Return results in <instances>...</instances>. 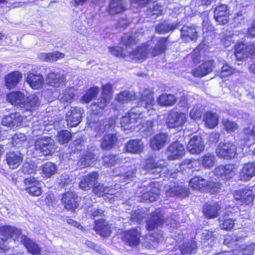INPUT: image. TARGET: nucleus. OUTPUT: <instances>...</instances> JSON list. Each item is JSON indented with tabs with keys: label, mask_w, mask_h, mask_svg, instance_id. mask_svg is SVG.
Here are the masks:
<instances>
[{
	"label": "nucleus",
	"mask_w": 255,
	"mask_h": 255,
	"mask_svg": "<svg viewBox=\"0 0 255 255\" xmlns=\"http://www.w3.org/2000/svg\"><path fill=\"white\" fill-rule=\"evenodd\" d=\"M140 101L138 104V106L134 107L129 112L128 114L131 116L132 119H134L136 121L138 119L141 118L142 111L139 108H144L149 110L152 109L154 103V99L152 93L148 89L145 90L141 94Z\"/></svg>",
	"instance_id": "nucleus-1"
},
{
	"label": "nucleus",
	"mask_w": 255,
	"mask_h": 255,
	"mask_svg": "<svg viewBox=\"0 0 255 255\" xmlns=\"http://www.w3.org/2000/svg\"><path fill=\"white\" fill-rule=\"evenodd\" d=\"M216 152L219 158L230 159L237 155V147L231 142H221L218 145Z\"/></svg>",
	"instance_id": "nucleus-2"
},
{
	"label": "nucleus",
	"mask_w": 255,
	"mask_h": 255,
	"mask_svg": "<svg viewBox=\"0 0 255 255\" xmlns=\"http://www.w3.org/2000/svg\"><path fill=\"white\" fill-rule=\"evenodd\" d=\"M35 148L44 155H50L55 151L54 141L49 137H43L36 140Z\"/></svg>",
	"instance_id": "nucleus-3"
},
{
	"label": "nucleus",
	"mask_w": 255,
	"mask_h": 255,
	"mask_svg": "<svg viewBox=\"0 0 255 255\" xmlns=\"http://www.w3.org/2000/svg\"><path fill=\"white\" fill-rule=\"evenodd\" d=\"M190 186L195 190H201L203 187L207 186L211 189V192L213 193L218 191L220 188V184L219 183L209 182L201 177L196 176L192 178L189 182Z\"/></svg>",
	"instance_id": "nucleus-4"
},
{
	"label": "nucleus",
	"mask_w": 255,
	"mask_h": 255,
	"mask_svg": "<svg viewBox=\"0 0 255 255\" xmlns=\"http://www.w3.org/2000/svg\"><path fill=\"white\" fill-rule=\"evenodd\" d=\"M235 56L238 60L244 61L250 55L255 54L254 45H246L243 43H238L235 47Z\"/></svg>",
	"instance_id": "nucleus-5"
},
{
	"label": "nucleus",
	"mask_w": 255,
	"mask_h": 255,
	"mask_svg": "<svg viewBox=\"0 0 255 255\" xmlns=\"http://www.w3.org/2000/svg\"><path fill=\"white\" fill-rule=\"evenodd\" d=\"M186 121V116L182 113L171 111L166 119V124L170 128H175L183 125Z\"/></svg>",
	"instance_id": "nucleus-6"
},
{
	"label": "nucleus",
	"mask_w": 255,
	"mask_h": 255,
	"mask_svg": "<svg viewBox=\"0 0 255 255\" xmlns=\"http://www.w3.org/2000/svg\"><path fill=\"white\" fill-rule=\"evenodd\" d=\"M83 113L82 108L72 107L66 115L67 125L71 127L77 126L81 122Z\"/></svg>",
	"instance_id": "nucleus-7"
},
{
	"label": "nucleus",
	"mask_w": 255,
	"mask_h": 255,
	"mask_svg": "<svg viewBox=\"0 0 255 255\" xmlns=\"http://www.w3.org/2000/svg\"><path fill=\"white\" fill-rule=\"evenodd\" d=\"M236 169L234 165L227 164L221 165L217 167L214 170L215 175L219 178L228 180L232 178L235 175Z\"/></svg>",
	"instance_id": "nucleus-8"
},
{
	"label": "nucleus",
	"mask_w": 255,
	"mask_h": 255,
	"mask_svg": "<svg viewBox=\"0 0 255 255\" xmlns=\"http://www.w3.org/2000/svg\"><path fill=\"white\" fill-rule=\"evenodd\" d=\"M164 215L160 209L156 210L152 213L146 223V228L149 231H153L160 227L164 223Z\"/></svg>",
	"instance_id": "nucleus-9"
},
{
	"label": "nucleus",
	"mask_w": 255,
	"mask_h": 255,
	"mask_svg": "<svg viewBox=\"0 0 255 255\" xmlns=\"http://www.w3.org/2000/svg\"><path fill=\"white\" fill-rule=\"evenodd\" d=\"M214 17L219 24H226L229 22L230 11L226 4H221L215 7Z\"/></svg>",
	"instance_id": "nucleus-10"
},
{
	"label": "nucleus",
	"mask_w": 255,
	"mask_h": 255,
	"mask_svg": "<svg viewBox=\"0 0 255 255\" xmlns=\"http://www.w3.org/2000/svg\"><path fill=\"white\" fill-rule=\"evenodd\" d=\"M187 148L191 154H200L204 150L205 148L202 138L198 135L193 136L190 139L187 145Z\"/></svg>",
	"instance_id": "nucleus-11"
},
{
	"label": "nucleus",
	"mask_w": 255,
	"mask_h": 255,
	"mask_svg": "<svg viewBox=\"0 0 255 255\" xmlns=\"http://www.w3.org/2000/svg\"><path fill=\"white\" fill-rule=\"evenodd\" d=\"M140 236L138 229L134 228L125 232L123 240L128 245L135 247L139 244Z\"/></svg>",
	"instance_id": "nucleus-12"
},
{
	"label": "nucleus",
	"mask_w": 255,
	"mask_h": 255,
	"mask_svg": "<svg viewBox=\"0 0 255 255\" xmlns=\"http://www.w3.org/2000/svg\"><path fill=\"white\" fill-rule=\"evenodd\" d=\"M128 9L125 0H111L107 8V11L110 15H115L124 12Z\"/></svg>",
	"instance_id": "nucleus-13"
},
{
	"label": "nucleus",
	"mask_w": 255,
	"mask_h": 255,
	"mask_svg": "<svg viewBox=\"0 0 255 255\" xmlns=\"http://www.w3.org/2000/svg\"><path fill=\"white\" fill-rule=\"evenodd\" d=\"M79 199L73 192H67L63 194L61 202L67 210L74 211L78 206Z\"/></svg>",
	"instance_id": "nucleus-14"
},
{
	"label": "nucleus",
	"mask_w": 255,
	"mask_h": 255,
	"mask_svg": "<svg viewBox=\"0 0 255 255\" xmlns=\"http://www.w3.org/2000/svg\"><path fill=\"white\" fill-rule=\"evenodd\" d=\"M185 153V147L183 144L179 142H174L171 144L168 148V158L170 160H175L181 157Z\"/></svg>",
	"instance_id": "nucleus-15"
},
{
	"label": "nucleus",
	"mask_w": 255,
	"mask_h": 255,
	"mask_svg": "<svg viewBox=\"0 0 255 255\" xmlns=\"http://www.w3.org/2000/svg\"><path fill=\"white\" fill-rule=\"evenodd\" d=\"M26 82L31 88L35 90L41 89L44 85V77L40 73H28Z\"/></svg>",
	"instance_id": "nucleus-16"
},
{
	"label": "nucleus",
	"mask_w": 255,
	"mask_h": 255,
	"mask_svg": "<svg viewBox=\"0 0 255 255\" xmlns=\"http://www.w3.org/2000/svg\"><path fill=\"white\" fill-rule=\"evenodd\" d=\"M0 235L8 240L13 238V241H20V236L22 235L20 230L9 226L0 227Z\"/></svg>",
	"instance_id": "nucleus-17"
},
{
	"label": "nucleus",
	"mask_w": 255,
	"mask_h": 255,
	"mask_svg": "<svg viewBox=\"0 0 255 255\" xmlns=\"http://www.w3.org/2000/svg\"><path fill=\"white\" fill-rule=\"evenodd\" d=\"M235 199L242 204L249 205L253 202L254 198L253 191L248 189H243L235 191Z\"/></svg>",
	"instance_id": "nucleus-18"
},
{
	"label": "nucleus",
	"mask_w": 255,
	"mask_h": 255,
	"mask_svg": "<svg viewBox=\"0 0 255 255\" xmlns=\"http://www.w3.org/2000/svg\"><path fill=\"white\" fill-rule=\"evenodd\" d=\"M164 163V160L157 161L155 159L148 158L146 160L145 168L150 174H159L161 172Z\"/></svg>",
	"instance_id": "nucleus-19"
},
{
	"label": "nucleus",
	"mask_w": 255,
	"mask_h": 255,
	"mask_svg": "<svg viewBox=\"0 0 255 255\" xmlns=\"http://www.w3.org/2000/svg\"><path fill=\"white\" fill-rule=\"evenodd\" d=\"M46 79L47 84L53 87H59L63 86L65 81L63 75L54 72L48 73Z\"/></svg>",
	"instance_id": "nucleus-20"
},
{
	"label": "nucleus",
	"mask_w": 255,
	"mask_h": 255,
	"mask_svg": "<svg viewBox=\"0 0 255 255\" xmlns=\"http://www.w3.org/2000/svg\"><path fill=\"white\" fill-rule=\"evenodd\" d=\"M23 160V156L19 152H9L6 154V161L11 169L17 168Z\"/></svg>",
	"instance_id": "nucleus-21"
},
{
	"label": "nucleus",
	"mask_w": 255,
	"mask_h": 255,
	"mask_svg": "<svg viewBox=\"0 0 255 255\" xmlns=\"http://www.w3.org/2000/svg\"><path fill=\"white\" fill-rule=\"evenodd\" d=\"M213 67L214 61H208L202 64L197 68L193 69L192 73L195 77H202L212 72Z\"/></svg>",
	"instance_id": "nucleus-22"
},
{
	"label": "nucleus",
	"mask_w": 255,
	"mask_h": 255,
	"mask_svg": "<svg viewBox=\"0 0 255 255\" xmlns=\"http://www.w3.org/2000/svg\"><path fill=\"white\" fill-rule=\"evenodd\" d=\"M98 178L97 172H92L88 175L84 176L79 183L80 188L83 190H88L92 187H94Z\"/></svg>",
	"instance_id": "nucleus-23"
},
{
	"label": "nucleus",
	"mask_w": 255,
	"mask_h": 255,
	"mask_svg": "<svg viewBox=\"0 0 255 255\" xmlns=\"http://www.w3.org/2000/svg\"><path fill=\"white\" fill-rule=\"evenodd\" d=\"M167 38L159 37L156 40L154 46L148 50L152 57L158 56L163 53L166 49Z\"/></svg>",
	"instance_id": "nucleus-24"
},
{
	"label": "nucleus",
	"mask_w": 255,
	"mask_h": 255,
	"mask_svg": "<svg viewBox=\"0 0 255 255\" xmlns=\"http://www.w3.org/2000/svg\"><path fill=\"white\" fill-rule=\"evenodd\" d=\"M22 117L19 113L15 112L5 116L1 121V124L7 127H18L21 124Z\"/></svg>",
	"instance_id": "nucleus-25"
},
{
	"label": "nucleus",
	"mask_w": 255,
	"mask_h": 255,
	"mask_svg": "<svg viewBox=\"0 0 255 255\" xmlns=\"http://www.w3.org/2000/svg\"><path fill=\"white\" fill-rule=\"evenodd\" d=\"M143 149V142L139 139L130 140L125 145L126 151L131 153L139 154Z\"/></svg>",
	"instance_id": "nucleus-26"
},
{
	"label": "nucleus",
	"mask_w": 255,
	"mask_h": 255,
	"mask_svg": "<svg viewBox=\"0 0 255 255\" xmlns=\"http://www.w3.org/2000/svg\"><path fill=\"white\" fill-rule=\"evenodd\" d=\"M240 174L242 180H250L255 176V162H249L244 164Z\"/></svg>",
	"instance_id": "nucleus-27"
},
{
	"label": "nucleus",
	"mask_w": 255,
	"mask_h": 255,
	"mask_svg": "<svg viewBox=\"0 0 255 255\" xmlns=\"http://www.w3.org/2000/svg\"><path fill=\"white\" fill-rule=\"evenodd\" d=\"M155 183L152 182L149 186L146 187V192L141 196L143 200L152 202L159 198V190L155 187Z\"/></svg>",
	"instance_id": "nucleus-28"
},
{
	"label": "nucleus",
	"mask_w": 255,
	"mask_h": 255,
	"mask_svg": "<svg viewBox=\"0 0 255 255\" xmlns=\"http://www.w3.org/2000/svg\"><path fill=\"white\" fill-rule=\"evenodd\" d=\"M181 37L187 42L196 39L197 31L194 26L184 25L181 29Z\"/></svg>",
	"instance_id": "nucleus-29"
},
{
	"label": "nucleus",
	"mask_w": 255,
	"mask_h": 255,
	"mask_svg": "<svg viewBox=\"0 0 255 255\" xmlns=\"http://www.w3.org/2000/svg\"><path fill=\"white\" fill-rule=\"evenodd\" d=\"M19 241L24 245L28 252L33 255H37L40 254L41 248L37 244L31 241L25 235H22V236H20Z\"/></svg>",
	"instance_id": "nucleus-30"
},
{
	"label": "nucleus",
	"mask_w": 255,
	"mask_h": 255,
	"mask_svg": "<svg viewBox=\"0 0 255 255\" xmlns=\"http://www.w3.org/2000/svg\"><path fill=\"white\" fill-rule=\"evenodd\" d=\"M115 120L114 119H106L95 124V130L99 133H103L105 131L112 130L115 125Z\"/></svg>",
	"instance_id": "nucleus-31"
},
{
	"label": "nucleus",
	"mask_w": 255,
	"mask_h": 255,
	"mask_svg": "<svg viewBox=\"0 0 255 255\" xmlns=\"http://www.w3.org/2000/svg\"><path fill=\"white\" fill-rule=\"evenodd\" d=\"M22 78V74L19 71H13L5 76V85L8 89L15 87Z\"/></svg>",
	"instance_id": "nucleus-32"
},
{
	"label": "nucleus",
	"mask_w": 255,
	"mask_h": 255,
	"mask_svg": "<svg viewBox=\"0 0 255 255\" xmlns=\"http://www.w3.org/2000/svg\"><path fill=\"white\" fill-rule=\"evenodd\" d=\"M24 94L19 91L11 92L7 95V100L15 106L23 107L25 102Z\"/></svg>",
	"instance_id": "nucleus-33"
},
{
	"label": "nucleus",
	"mask_w": 255,
	"mask_h": 255,
	"mask_svg": "<svg viewBox=\"0 0 255 255\" xmlns=\"http://www.w3.org/2000/svg\"><path fill=\"white\" fill-rule=\"evenodd\" d=\"M220 206L216 203L213 204H205L203 209V212L205 216L208 219L215 218L219 215Z\"/></svg>",
	"instance_id": "nucleus-34"
},
{
	"label": "nucleus",
	"mask_w": 255,
	"mask_h": 255,
	"mask_svg": "<svg viewBox=\"0 0 255 255\" xmlns=\"http://www.w3.org/2000/svg\"><path fill=\"white\" fill-rule=\"evenodd\" d=\"M95 230L102 237H108L111 234V228L108 223L104 220H99L95 223Z\"/></svg>",
	"instance_id": "nucleus-35"
},
{
	"label": "nucleus",
	"mask_w": 255,
	"mask_h": 255,
	"mask_svg": "<svg viewBox=\"0 0 255 255\" xmlns=\"http://www.w3.org/2000/svg\"><path fill=\"white\" fill-rule=\"evenodd\" d=\"M166 139L167 135L165 134H157L151 138L150 147L153 150H159L163 146Z\"/></svg>",
	"instance_id": "nucleus-36"
},
{
	"label": "nucleus",
	"mask_w": 255,
	"mask_h": 255,
	"mask_svg": "<svg viewBox=\"0 0 255 255\" xmlns=\"http://www.w3.org/2000/svg\"><path fill=\"white\" fill-rule=\"evenodd\" d=\"M152 41H148L147 43L142 45L131 52L130 55L134 58L144 59L148 55V48L151 45Z\"/></svg>",
	"instance_id": "nucleus-37"
},
{
	"label": "nucleus",
	"mask_w": 255,
	"mask_h": 255,
	"mask_svg": "<svg viewBox=\"0 0 255 255\" xmlns=\"http://www.w3.org/2000/svg\"><path fill=\"white\" fill-rule=\"evenodd\" d=\"M110 100L108 98L101 97L100 99L96 100L91 105V108L95 114H100L103 112L104 108L109 104Z\"/></svg>",
	"instance_id": "nucleus-38"
},
{
	"label": "nucleus",
	"mask_w": 255,
	"mask_h": 255,
	"mask_svg": "<svg viewBox=\"0 0 255 255\" xmlns=\"http://www.w3.org/2000/svg\"><path fill=\"white\" fill-rule=\"evenodd\" d=\"M94 193L98 196H104L106 194L114 195L116 191L112 187H105L103 184L95 183L93 189Z\"/></svg>",
	"instance_id": "nucleus-39"
},
{
	"label": "nucleus",
	"mask_w": 255,
	"mask_h": 255,
	"mask_svg": "<svg viewBox=\"0 0 255 255\" xmlns=\"http://www.w3.org/2000/svg\"><path fill=\"white\" fill-rule=\"evenodd\" d=\"M243 237L235 235L226 236L224 238V244L230 248L241 247L244 242Z\"/></svg>",
	"instance_id": "nucleus-40"
},
{
	"label": "nucleus",
	"mask_w": 255,
	"mask_h": 255,
	"mask_svg": "<svg viewBox=\"0 0 255 255\" xmlns=\"http://www.w3.org/2000/svg\"><path fill=\"white\" fill-rule=\"evenodd\" d=\"M117 140L116 134H108L104 136L101 142V147L103 149H111L112 148Z\"/></svg>",
	"instance_id": "nucleus-41"
},
{
	"label": "nucleus",
	"mask_w": 255,
	"mask_h": 255,
	"mask_svg": "<svg viewBox=\"0 0 255 255\" xmlns=\"http://www.w3.org/2000/svg\"><path fill=\"white\" fill-rule=\"evenodd\" d=\"M197 247L195 241L185 243L180 248L182 255H191L196 253Z\"/></svg>",
	"instance_id": "nucleus-42"
},
{
	"label": "nucleus",
	"mask_w": 255,
	"mask_h": 255,
	"mask_svg": "<svg viewBox=\"0 0 255 255\" xmlns=\"http://www.w3.org/2000/svg\"><path fill=\"white\" fill-rule=\"evenodd\" d=\"M65 54L58 51H55L52 53H42L39 54V59L45 61H56L59 59L63 58Z\"/></svg>",
	"instance_id": "nucleus-43"
},
{
	"label": "nucleus",
	"mask_w": 255,
	"mask_h": 255,
	"mask_svg": "<svg viewBox=\"0 0 255 255\" xmlns=\"http://www.w3.org/2000/svg\"><path fill=\"white\" fill-rule=\"evenodd\" d=\"M176 100L173 95L164 94L158 97L157 102L162 106H171L176 103Z\"/></svg>",
	"instance_id": "nucleus-44"
},
{
	"label": "nucleus",
	"mask_w": 255,
	"mask_h": 255,
	"mask_svg": "<svg viewBox=\"0 0 255 255\" xmlns=\"http://www.w3.org/2000/svg\"><path fill=\"white\" fill-rule=\"evenodd\" d=\"M187 193V189L182 186H174L166 191V195L168 197H184Z\"/></svg>",
	"instance_id": "nucleus-45"
},
{
	"label": "nucleus",
	"mask_w": 255,
	"mask_h": 255,
	"mask_svg": "<svg viewBox=\"0 0 255 255\" xmlns=\"http://www.w3.org/2000/svg\"><path fill=\"white\" fill-rule=\"evenodd\" d=\"M203 120L205 122V126L207 128H213L217 125L218 118L215 113L208 112L205 114Z\"/></svg>",
	"instance_id": "nucleus-46"
},
{
	"label": "nucleus",
	"mask_w": 255,
	"mask_h": 255,
	"mask_svg": "<svg viewBox=\"0 0 255 255\" xmlns=\"http://www.w3.org/2000/svg\"><path fill=\"white\" fill-rule=\"evenodd\" d=\"M40 105L39 100L35 95H30L25 99L23 108L26 110L31 111Z\"/></svg>",
	"instance_id": "nucleus-47"
},
{
	"label": "nucleus",
	"mask_w": 255,
	"mask_h": 255,
	"mask_svg": "<svg viewBox=\"0 0 255 255\" xmlns=\"http://www.w3.org/2000/svg\"><path fill=\"white\" fill-rule=\"evenodd\" d=\"M177 25L176 23H168L163 22L156 25L155 30L159 34H164L175 29L177 28Z\"/></svg>",
	"instance_id": "nucleus-48"
},
{
	"label": "nucleus",
	"mask_w": 255,
	"mask_h": 255,
	"mask_svg": "<svg viewBox=\"0 0 255 255\" xmlns=\"http://www.w3.org/2000/svg\"><path fill=\"white\" fill-rule=\"evenodd\" d=\"M135 98L136 96L134 92L125 91L117 95L116 99L119 102L124 103L133 101Z\"/></svg>",
	"instance_id": "nucleus-49"
},
{
	"label": "nucleus",
	"mask_w": 255,
	"mask_h": 255,
	"mask_svg": "<svg viewBox=\"0 0 255 255\" xmlns=\"http://www.w3.org/2000/svg\"><path fill=\"white\" fill-rule=\"evenodd\" d=\"M222 65L221 69L218 72V75L221 78H225L236 72V69L229 65L225 61L221 62Z\"/></svg>",
	"instance_id": "nucleus-50"
},
{
	"label": "nucleus",
	"mask_w": 255,
	"mask_h": 255,
	"mask_svg": "<svg viewBox=\"0 0 255 255\" xmlns=\"http://www.w3.org/2000/svg\"><path fill=\"white\" fill-rule=\"evenodd\" d=\"M99 93V88L97 87H93L87 91L86 93L81 99V101L83 103H88L96 97Z\"/></svg>",
	"instance_id": "nucleus-51"
},
{
	"label": "nucleus",
	"mask_w": 255,
	"mask_h": 255,
	"mask_svg": "<svg viewBox=\"0 0 255 255\" xmlns=\"http://www.w3.org/2000/svg\"><path fill=\"white\" fill-rule=\"evenodd\" d=\"M57 167L53 163L48 162L46 163L42 167V172L44 177L49 178L53 175L56 172Z\"/></svg>",
	"instance_id": "nucleus-52"
},
{
	"label": "nucleus",
	"mask_w": 255,
	"mask_h": 255,
	"mask_svg": "<svg viewBox=\"0 0 255 255\" xmlns=\"http://www.w3.org/2000/svg\"><path fill=\"white\" fill-rule=\"evenodd\" d=\"M222 123L224 129L229 133L234 132L239 128L238 124L235 122L228 119H223Z\"/></svg>",
	"instance_id": "nucleus-53"
},
{
	"label": "nucleus",
	"mask_w": 255,
	"mask_h": 255,
	"mask_svg": "<svg viewBox=\"0 0 255 255\" xmlns=\"http://www.w3.org/2000/svg\"><path fill=\"white\" fill-rule=\"evenodd\" d=\"M71 138L72 134L67 130L60 131L56 136V139L60 144L67 143Z\"/></svg>",
	"instance_id": "nucleus-54"
},
{
	"label": "nucleus",
	"mask_w": 255,
	"mask_h": 255,
	"mask_svg": "<svg viewBox=\"0 0 255 255\" xmlns=\"http://www.w3.org/2000/svg\"><path fill=\"white\" fill-rule=\"evenodd\" d=\"M140 130L143 133V136H148L152 135L154 132L153 122L148 120L143 123Z\"/></svg>",
	"instance_id": "nucleus-55"
},
{
	"label": "nucleus",
	"mask_w": 255,
	"mask_h": 255,
	"mask_svg": "<svg viewBox=\"0 0 255 255\" xmlns=\"http://www.w3.org/2000/svg\"><path fill=\"white\" fill-rule=\"evenodd\" d=\"M242 138L245 140H250L252 138H255V125L252 127L244 128L241 133Z\"/></svg>",
	"instance_id": "nucleus-56"
},
{
	"label": "nucleus",
	"mask_w": 255,
	"mask_h": 255,
	"mask_svg": "<svg viewBox=\"0 0 255 255\" xmlns=\"http://www.w3.org/2000/svg\"><path fill=\"white\" fill-rule=\"evenodd\" d=\"M75 97L74 90L72 88H68L60 96V100L62 102L71 103Z\"/></svg>",
	"instance_id": "nucleus-57"
},
{
	"label": "nucleus",
	"mask_w": 255,
	"mask_h": 255,
	"mask_svg": "<svg viewBox=\"0 0 255 255\" xmlns=\"http://www.w3.org/2000/svg\"><path fill=\"white\" fill-rule=\"evenodd\" d=\"M238 35L237 32L233 33L231 31L226 30L221 34V41L226 47H228L230 45L232 38Z\"/></svg>",
	"instance_id": "nucleus-58"
},
{
	"label": "nucleus",
	"mask_w": 255,
	"mask_h": 255,
	"mask_svg": "<svg viewBox=\"0 0 255 255\" xmlns=\"http://www.w3.org/2000/svg\"><path fill=\"white\" fill-rule=\"evenodd\" d=\"M95 155L92 152H88L81 159L78 164L82 168L90 166L93 162Z\"/></svg>",
	"instance_id": "nucleus-59"
},
{
	"label": "nucleus",
	"mask_w": 255,
	"mask_h": 255,
	"mask_svg": "<svg viewBox=\"0 0 255 255\" xmlns=\"http://www.w3.org/2000/svg\"><path fill=\"white\" fill-rule=\"evenodd\" d=\"M215 157L213 154L208 153L202 157V164L205 168H210L215 164Z\"/></svg>",
	"instance_id": "nucleus-60"
},
{
	"label": "nucleus",
	"mask_w": 255,
	"mask_h": 255,
	"mask_svg": "<svg viewBox=\"0 0 255 255\" xmlns=\"http://www.w3.org/2000/svg\"><path fill=\"white\" fill-rule=\"evenodd\" d=\"M136 122V121L134 119H132L131 116L128 114V116H125L122 118L121 121V127L124 130L128 129L131 128V125Z\"/></svg>",
	"instance_id": "nucleus-61"
},
{
	"label": "nucleus",
	"mask_w": 255,
	"mask_h": 255,
	"mask_svg": "<svg viewBox=\"0 0 255 255\" xmlns=\"http://www.w3.org/2000/svg\"><path fill=\"white\" fill-rule=\"evenodd\" d=\"M118 160L117 156L114 154L106 155L103 158L104 165L107 167L114 166L118 163Z\"/></svg>",
	"instance_id": "nucleus-62"
},
{
	"label": "nucleus",
	"mask_w": 255,
	"mask_h": 255,
	"mask_svg": "<svg viewBox=\"0 0 255 255\" xmlns=\"http://www.w3.org/2000/svg\"><path fill=\"white\" fill-rule=\"evenodd\" d=\"M203 109L199 105L195 106L190 112L191 119L194 121L200 119L203 114Z\"/></svg>",
	"instance_id": "nucleus-63"
},
{
	"label": "nucleus",
	"mask_w": 255,
	"mask_h": 255,
	"mask_svg": "<svg viewBox=\"0 0 255 255\" xmlns=\"http://www.w3.org/2000/svg\"><path fill=\"white\" fill-rule=\"evenodd\" d=\"M138 35L135 33L134 36L132 35H126L122 37V43L127 47L135 44L138 40L137 37Z\"/></svg>",
	"instance_id": "nucleus-64"
}]
</instances>
